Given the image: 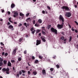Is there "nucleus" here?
Masks as SVG:
<instances>
[{
    "label": "nucleus",
    "instance_id": "nucleus-47",
    "mask_svg": "<svg viewBox=\"0 0 78 78\" xmlns=\"http://www.w3.org/2000/svg\"><path fill=\"white\" fill-rule=\"evenodd\" d=\"M5 56H8V53H5Z\"/></svg>",
    "mask_w": 78,
    "mask_h": 78
},
{
    "label": "nucleus",
    "instance_id": "nucleus-11",
    "mask_svg": "<svg viewBox=\"0 0 78 78\" xmlns=\"http://www.w3.org/2000/svg\"><path fill=\"white\" fill-rule=\"evenodd\" d=\"M9 29H11V30L13 31L14 30V28H13V26L11 25H10L8 27Z\"/></svg>",
    "mask_w": 78,
    "mask_h": 78
},
{
    "label": "nucleus",
    "instance_id": "nucleus-36",
    "mask_svg": "<svg viewBox=\"0 0 78 78\" xmlns=\"http://www.w3.org/2000/svg\"><path fill=\"white\" fill-rule=\"evenodd\" d=\"M33 30H34V28H33V27H32L30 31H32Z\"/></svg>",
    "mask_w": 78,
    "mask_h": 78
},
{
    "label": "nucleus",
    "instance_id": "nucleus-64",
    "mask_svg": "<svg viewBox=\"0 0 78 78\" xmlns=\"http://www.w3.org/2000/svg\"><path fill=\"white\" fill-rule=\"evenodd\" d=\"M76 48L78 49V44L76 46Z\"/></svg>",
    "mask_w": 78,
    "mask_h": 78
},
{
    "label": "nucleus",
    "instance_id": "nucleus-51",
    "mask_svg": "<svg viewBox=\"0 0 78 78\" xmlns=\"http://www.w3.org/2000/svg\"><path fill=\"white\" fill-rule=\"evenodd\" d=\"M24 54H26L27 53V51H25L24 52Z\"/></svg>",
    "mask_w": 78,
    "mask_h": 78
},
{
    "label": "nucleus",
    "instance_id": "nucleus-25",
    "mask_svg": "<svg viewBox=\"0 0 78 78\" xmlns=\"http://www.w3.org/2000/svg\"><path fill=\"white\" fill-rule=\"evenodd\" d=\"M50 27H51V25H48V29L49 30V29L50 28Z\"/></svg>",
    "mask_w": 78,
    "mask_h": 78
},
{
    "label": "nucleus",
    "instance_id": "nucleus-44",
    "mask_svg": "<svg viewBox=\"0 0 78 78\" xmlns=\"http://www.w3.org/2000/svg\"><path fill=\"white\" fill-rule=\"evenodd\" d=\"M22 24L20 23V24H19V27H21V26H22Z\"/></svg>",
    "mask_w": 78,
    "mask_h": 78
},
{
    "label": "nucleus",
    "instance_id": "nucleus-15",
    "mask_svg": "<svg viewBox=\"0 0 78 78\" xmlns=\"http://www.w3.org/2000/svg\"><path fill=\"white\" fill-rule=\"evenodd\" d=\"M14 7H15V5L14 4H12L11 5V8H13Z\"/></svg>",
    "mask_w": 78,
    "mask_h": 78
},
{
    "label": "nucleus",
    "instance_id": "nucleus-59",
    "mask_svg": "<svg viewBox=\"0 0 78 78\" xmlns=\"http://www.w3.org/2000/svg\"><path fill=\"white\" fill-rule=\"evenodd\" d=\"M27 64L29 66H31V65L29 64V62L27 63Z\"/></svg>",
    "mask_w": 78,
    "mask_h": 78
},
{
    "label": "nucleus",
    "instance_id": "nucleus-40",
    "mask_svg": "<svg viewBox=\"0 0 78 78\" xmlns=\"http://www.w3.org/2000/svg\"><path fill=\"white\" fill-rule=\"evenodd\" d=\"M32 59H35V57L34 56H33L32 57Z\"/></svg>",
    "mask_w": 78,
    "mask_h": 78
},
{
    "label": "nucleus",
    "instance_id": "nucleus-19",
    "mask_svg": "<svg viewBox=\"0 0 78 78\" xmlns=\"http://www.w3.org/2000/svg\"><path fill=\"white\" fill-rule=\"evenodd\" d=\"M39 62V61L37 60H36L34 62L35 64H37V63H38Z\"/></svg>",
    "mask_w": 78,
    "mask_h": 78
},
{
    "label": "nucleus",
    "instance_id": "nucleus-7",
    "mask_svg": "<svg viewBox=\"0 0 78 78\" xmlns=\"http://www.w3.org/2000/svg\"><path fill=\"white\" fill-rule=\"evenodd\" d=\"M18 49L17 48H16L15 49L13 50L12 53V55H16V51Z\"/></svg>",
    "mask_w": 78,
    "mask_h": 78
},
{
    "label": "nucleus",
    "instance_id": "nucleus-10",
    "mask_svg": "<svg viewBox=\"0 0 78 78\" xmlns=\"http://www.w3.org/2000/svg\"><path fill=\"white\" fill-rule=\"evenodd\" d=\"M41 39H42V41H43V42H45V41H46V40H45V37L44 36H41Z\"/></svg>",
    "mask_w": 78,
    "mask_h": 78
},
{
    "label": "nucleus",
    "instance_id": "nucleus-60",
    "mask_svg": "<svg viewBox=\"0 0 78 78\" xmlns=\"http://www.w3.org/2000/svg\"><path fill=\"white\" fill-rule=\"evenodd\" d=\"M1 45H4V44H3V42H1Z\"/></svg>",
    "mask_w": 78,
    "mask_h": 78
},
{
    "label": "nucleus",
    "instance_id": "nucleus-1",
    "mask_svg": "<svg viewBox=\"0 0 78 78\" xmlns=\"http://www.w3.org/2000/svg\"><path fill=\"white\" fill-rule=\"evenodd\" d=\"M59 20L62 22V24H64V18L62 15H60L59 17Z\"/></svg>",
    "mask_w": 78,
    "mask_h": 78
},
{
    "label": "nucleus",
    "instance_id": "nucleus-53",
    "mask_svg": "<svg viewBox=\"0 0 78 78\" xmlns=\"http://www.w3.org/2000/svg\"><path fill=\"white\" fill-rule=\"evenodd\" d=\"M24 25H25V26H26H26H27V23H24Z\"/></svg>",
    "mask_w": 78,
    "mask_h": 78
},
{
    "label": "nucleus",
    "instance_id": "nucleus-57",
    "mask_svg": "<svg viewBox=\"0 0 78 78\" xmlns=\"http://www.w3.org/2000/svg\"><path fill=\"white\" fill-rule=\"evenodd\" d=\"M61 33L63 35H64V32H62Z\"/></svg>",
    "mask_w": 78,
    "mask_h": 78
},
{
    "label": "nucleus",
    "instance_id": "nucleus-34",
    "mask_svg": "<svg viewBox=\"0 0 78 78\" xmlns=\"http://www.w3.org/2000/svg\"><path fill=\"white\" fill-rule=\"evenodd\" d=\"M19 73L20 74V75H22V71H20L19 72Z\"/></svg>",
    "mask_w": 78,
    "mask_h": 78
},
{
    "label": "nucleus",
    "instance_id": "nucleus-62",
    "mask_svg": "<svg viewBox=\"0 0 78 78\" xmlns=\"http://www.w3.org/2000/svg\"><path fill=\"white\" fill-rule=\"evenodd\" d=\"M2 55H5V52H2Z\"/></svg>",
    "mask_w": 78,
    "mask_h": 78
},
{
    "label": "nucleus",
    "instance_id": "nucleus-26",
    "mask_svg": "<svg viewBox=\"0 0 78 78\" xmlns=\"http://www.w3.org/2000/svg\"><path fill=\"white\" fill-rule=\"evenodd\" d=\"M72 38V36H70V37L69 42H70L71 41Z\"/></svg>",
    "mask_w": 78,
    "mask_h": 78
},
{
    "label": "nucleus",
    "instance_id": "nucleus-21",
    "mask_svg": "<svg viewBox=\"0 0 78 78\" xmlns=\"http://www.w3.org/2000/svg\"><path fill=\"white\" fill-rule=\"evenodd\" d=\"M27 22H28V21H30V18H28L26 20Z\"/></svg>",
    "mask_w": 78,
    "mask_h": 78
},
{
    "label": "nucleus",
    "instance_id": "nucleus-3",
    "mask_svg": "<svg viewBox=\"0 0 78 78\" xmlns=\"http://www.w3.org/2000/svg\"><path fill=\"white\" fill-rule=\"evenodd\" d=\"M51 31L52 33H55V34H57L58 33L57 32V30L53 28V27H52L51 28Z\"/></svg>",
    "mask_w": 78,
    "mask_h": 78
},
{
    "label": "nucleus",
    "instance_id": "nucleus-23",
    "mask_svg": "<svg viewBox=\"0 0 78 78\" xmlns=\"http://www.w3.org/2000/svg\"><path fill=\"white\" fill-rule=\"evenodd\" d=\"M22 41V38H20L19 40V42H21Z\"/></svg>",
    "mask_w": 78,
    "mask_h": 78
},
{
    "label": "nucleus",
    "instance_id": "nucleus-50",
    "mask_svg": "<svg viewBox=\"0 0 78 78\" xmlns=\"http://www.w3.org/2000/svg\"><path fill=\"white\" fill-rule=\"evenodd\" d=\"M28 74H30V73H31L30 72V71H28Z\"/></svg>",
    "mask_w": 78,
    "mask_h": 78
},
{
    "label": "nucleus",
    "instance_id": "nucleus-37",
    "mask_svg": "<svg viewBox=\"0 0 78 78\" xmlns=\"http://www.w3.org/2000/svg\"><path fill=\"white\" fill-rule=\"evenodd\" d=\"M42 33L43 34H45V32H44L42 31Z\"/></svg>",
    "mask_w": 78,
    "mask_h": 78
},
{
    "label": "nucleus",
    "instance_id": "nucleus-12",
    "mask_svg": "<svg viewBox=\"0 0 78 78\" xmlns=\"http://www.w3.org/2000/svg\"><path fill=\"white\" fill-rule=\"evenodd\" d=\"M41 44V41L39 40H37V43L36 44V45H38L39 44Z\"/></svg>",
    "mask_w": 78,
    "mask_h": 78
},
{
    "label": "nucleus",
    "instance_id": "nucleus-35",
    "mask_svg": "<svg viewBox=\"0 0 78 78\" xmlns=\"http://www.w3.org/2000/svg\"><path fill=\"white\" fill-rule=\"evenodd\" d=\"M71 30H72V31H75V29H73V27H72V28H71Z\"/></svg>",
    "mask_w": 78,
    "mask_h": 78
},
{
    "label": "nucleus",
    "instance_id": "nucleus-16",
    "mask_svg": "<svg viewBox=\"0 0 78 78\" xmlns=\"http://www.w3.org/2000/svg\"><path fill=\"white\" fill-rule=\"evenodd\" d=\"M38 22H39V23H42V20L40 19L38 20Z\"/></svg>",
    "mask_w": 78,
    "mask_h": 78
},
{
    "label": "nucleus",
    "instance_id": "nucleus-27",
    "mask_svg": "<svg viewBox=\"0 0 78 78\" xmlns=\"http://www.w3.org/2000/svg\"><path fill=\"white\" fill-rule=\"evenodd\" d=\"M35 31H36V30H34V31H32L31 33L32 34H34V33L35 32Z\"/></svg>",
    "mask_w": 78,
    "mask_h": 78
},
{
    "label": "nucleus",
    "instance_id": "nucleus-13",
    "mask_svg": "<svg viewBox=\"0 0 78 78\" xmlns=\"http://www.w3.org/2000/svg\"><path fill=\"white\" fill-rule=\"evenodd\" d=\"M42 73L44 75H46V72H45V70L44 69H43L42 71Z\"/></svg>",
    "mask_w": 78,
    "mask_h": 78
},
{
    "label": "nucleus",
    "instance_id": "nucleus-33",
    "mask_svg": "<svg viewBox=\"0 0 78 78\" xmlns=\"http://www.w3.org/2000/svg\"><path fill=\"white\" fill-rule=\"evenodd\" d=\"M56 67H57V69H59V65H56Z\"/></svg>",
    "mask_w": 78,
    "mask_h": 78
},
{
    "label": "nucleus",
    "instance_id": "nucleus-30",
    "mask_svg": "<svg viewBox=\"0 0 78 78\" xmlns=\"http://www.w3.org/2000/svg\"><path fill=\"white\" fill-rule=\"evenodd\" d=\"M29 15H30V13H28L26 14V17H28V16H29Z\"/></svg>",
    "mask_w": 78,
    "mask_h": 78
},
{
    "label": "nucleus",
    "instance_id": "nucleus-48",
    "mask_svg": "<svg viewBox=\"0 0 78 78\" xmlns=\"http://www.w3.org/2000/svg\"><path fill=\"white\" fill-rule=\"evenodd\" d=\"M64 37H61V39H62V40H64Z\"/></svg>",
    "mask_w": 78,
    "mask_h": 78
},
{
    "label": "nucleus",
    "instance_id": "nucleus-20",
    "mask_svg": "<svg viewBox=\"0 0 78 78\" xmlns=\"http://www.w3.org/2000/svg\"><path fill=\"white\" fill-rule=\"evenodd\" d=\"M3 63L5 65H6V63H7V61L6 60L4 61Z\"/></svg>",
    "mask_w": 78,
    "mask_h": 78
},
{
    "label": "nucleus",
    "instance_id": "nucleus-22",
    "mask_svg": "<svg viewBox=\"0 0 78 78\" xmlns=\"http://www.w3.org/2000/svg\"><path fill=\"white\" fill-rule=\"evenodd\" d=\"M40 31H41V30L37 29L36 30V33H39V32H40Z\"/></svg>",
    "mask_w": 78,
    "mask_h": 78
},
{
    "label": "nucleus",
    "instance_id": "nucleus-24",
    "mask_svg": "<svg viewBox=\"0 0 78 78\" xmlns=\"http://www.w3.org/2000/svg\"><path fill=\"white\" fill-rule=\"evenodd\" d=\"M33 73L34 75H36L37 74V73L36 72L34 71L33 72Z\"/></svg>",
    "mask_w": 78,
    "mask_h": 78
},
{
    "label": "nucleus",
    "instance_id": "nucleus-63",
    "mask_svg": "<svg viewBox=\"0 0 78 78\" xmlns=\"http://www.w3.org/2000/svg\"><path fill=\"white\" fill-rule=\"evenodd\" d=\"M4 11H5V10H2V12H4Z\"/></svg>",
    "mask_w": 78,
    "mask_h": 78
},
{
    "label": "nucleus",
    "instance_id": "nucleus-45",
    "mask_svg": "<svg viewBox=\"0 0 78 78\" xmlns=\"http://www.w3.org/2000/svg\"><path fill=\"white\" fill-rule=\"evenodd\" d=\"M68 26H69V28H71V26H70V24H68Z\"/></svg>",
    "mask_w": 78,
    "mask_h": 78
},
{
    "label": "nucleus",
    "instance_id": "nucleus-18",
    "mask_svg": "<svg viewBox=\"0 0 78 78\" xmlns=\"http://www.w3.org/2000/svg\"><path fill=\"white\" fill-rule=\"evenodd\" d=\"M11 17H10L9 18V21L10 22H11V23H13V22H12V21L11 20Z\"/></svg>",
    "mask_w": 78,
    "mask_h": 78
},
{
    "label": "nucleus",
    "instance_id": "nucleus-4",
    "mask_svg": "<svg viewBox=\"0 0 78 78\" xmlns=\"http://www.w3.org/2000/svg\"><path fill=\"white\" fill-rule=\"evenodd\" d=\"M64 26V24H58L57 25V27L58 29H62L63 28V26Z\"/></svg>",
    "mask_w": 78,
    "mask_h": 78
},
{
    "label": "nucleus",
    "instance_id": "nucleus-38",
    "mask_svg": "<svg viewBox=\"0 0 78 78\" xmlns=\"http://www.w3.org/2000/svg\"><path fill=\"white\" fill-rule=\"evenodd\" d=\"M42 31L46 32V30H45V29H43L42 30Z\"/></svg>",
    "mask_w": 78,
    "mask_h": 78
},
{
    "label": "nucleus",
    "instance_id": "nucleus-5",
    "mask_svg": "<svg viewBox=\"0 0 78 78\" xmlns=\"http://www.w3.org/2000/svg\"><path fill=\"white\" fill-rule=\"evenodd\" d=\"M62 9H65L66 11H69V10H70V9L69 7L66 6H63L62 7Z\"/></svg>",
    "mask_w": 78,
    "mask_h": 78
},
{
    "label": "nucleus",
    "instance_id": "nucleus-61",
    "mask_svg": "<svg viewBox=\"0 0 78 78\" xmlns=\"http://www.w3.org/2000/svg\"><path fill=\"white\" fill-rule=\"evenodd\" d=\"M8 25H11V23H9V22H8Z\"/></svg>",
    "mask_w": 78,
    "mask_h": 78
},
{
    "label": "nucleus",
    "instance_id": "nucleus-43",
    "mask_svg": "<svg viewBox=\"0 0 78 78\" xmlns=\"http://www.w3.org/2000/svg\"><path fill=\"white\" fill-rule=\"evenodd\" d=\"M51 71H53V68H51L50 69Z\"/></svg>",
    "mask_w": 78,
    "mask_h": 78
},
{
    "label": "nucleus",
    "instance_id": "nucleus-29",
    "mask_svg": "<svg viewBox=\"0 0 78 78\" xmlns=\"http://www.w3.org/2000/svg\"><path fill=\"white\" fill-rule=\"evenodd\" d=\"M35 27H39V25L37 23H36L35 24Z\"/></svg>",
    "mask_w": 78,
    "mask_h": 78
},
{
    "label": "nucleus",
    "instance_id": "nucleus-14",
    "mask_svg": "<svg viewBox=\"0 0 78 78\" xmlns=\"http://www.w3.org/2000/svg\"><path fill=\"white\" fill-rule=\"evenodd\" d=\"M8 66H9V67H11V63L9 61L8 63Z\"/></svg>",
    "mask_w": 78,
    "mask_h": 78
},
{
    "label": "nucleus",
    "instance_id": "nucleus-56",
    "mask_svg": "<svg viewBox=\"0 0 78 78\" xmlns=\"http://www.w3.org/2000/svg\"><path fill=\"white\" fill-rule=\"evenodd\" d=\"M13 71H15V68L14 67L13 68Z\"/></svg>",
    "mask_w": 78,
    "mask_h": 78
},
{
    "label": "nucleus",
    "instance_id": "nucleus-28",
    "mask_svg": "<svg viewBox=\"0 0 78 78\" xmlns=\"http://www.w3.org/2000/svg\"><path fill=\"white\" fill-rule=\"evenodd\" d=\"M18 60L19 61H20L22 60V58H18Z\"/></svg>",
    "mask_w": 78,
    "mask_h": 78
},
{
    "label": "nucleus",
    "instance_id": "nucleus-58",
    "mask_svg": "<svg viewBox=\"0 0 78 78\" xmlns=\"http://www.w3.org/2000/svg\"><path fill=\"white\" fill-rule=\"evenodd\" d=\"M16 76H18V77H19V74H17Z\"/></svg>",
    "mask_w": 78,
    "mask_h": 78
},
{
    "label": "nucleus",
    "instance_id": "nucleus-55",
    "mask_svg": "<svg viewBox=\"0 0 78 78\" xmlns=\"http://www.w3.org/2000/svg\"><path fill=\"white\" fill-rule=\"evenodd\" d=\"M75 32H76V33H78V30H75Z\"/></svg>",
    "mask_w": 78,
    "mask_h": 78
},
{
    "label": "nucleus",
    "instance_id": "nucleus-39",
    "mask_svg": "<svg viewBox=\"0 0 78 78\" xmlns=\"http://www.w3.org/2000/svg\"><path fill=\"white\" fill-rule=\"evenodd\" d=\"M11 62H12V63H14L15 62V61H14V60H11Z\"/></svg>",
    "mask_w": 78,
    "mask_h": 78
},
{
    "label": "nucleus",
    "instance_id": "nucleus-2",
    "mask_svg": "<svg viewBox=\"0 0 78 78\" xmlns=\"http://www.w3.org/2000/svg\"><path fill=\"white\" fill-rule=\"evenodd\" d=\"M2 72H6L7 74H9V69L7 68L6 69V68H3L2 69Z\"/></svg>",
    "mask_w": 78,
    "mask_h": 78
},
{
    "label": "nucleus",
    "instance_id": "nucleus-31",
    "mask_svg": "<svg viewBox=\"0 0 78 78\" xmlns=\"http://www.w3.org/2000/svg\"><path fill=\"white\" fill-rule=\"evenodd\" d=\"M39 58H40V59H42V58H43V57L41 55L39 56Z\"/></svg>",
    "mask_w": 78,
    "mask_h": 78
},
{
    "label": "nucleus",
    "instance_id": "nucleus-6",
    "mask_svg": "<svg viewBox=\"0 0 78 78\" xmlns=\"http://www.w3.org/2000/svg\"><path fill=\"white\" fill-rule=\"evenodd\" d=\"M12 13L13 12H14V15H13V17H14L16 18L17 16H18V12H12Z\"/></svg>",
    "mask_w": 78,
    "mask_h": 78
},
{
    "label": "nucleus",
    "instance_id": "nucleus-41",
    "mask_svg": "<svg viewBox=\"0 0 78 78\" xmlns=\"http://www.w3.org/2000/svg\"><path fill=\"white\" fill-rule=\"evenodd\" d=\"M47 8H48V9H51V8H50V7L49 6H47Z\"/></svg>",
    "mask_w": 78,
    "mask_h": 78
},
{
    "label": "nucleus",
    "instance_id": "nucleus-42",
    "mask_svg": "<svg viewBox=\"0 0 78 78\" xmlns=\"http://www.w3.org/2000/svg\"><path fill=\"white\" fill-rule=\"evenodd\" d=\"M74 22L76 23V24L77 25H78V23L76 21H75Z\"/></svg>",
    "mask_w": 78,
    "mask_h": 78
},
{
    "label": "nucleus",
    "instance_id": "nucleus-46",
    "mask_svg": "<svg viewBox=\"0 0 78 78\" xmlns=\"http://www.w3.org/2000/svg\"><path fill=\"white\" fill-rule=\"evenodd\" d=\"M7 13H8V14L9 15L10 14H11V12H10L9 11H8L7 12Z\"/></svg>",
    "mask_w": 78,
    "mask_h": 78
},
{
    "label": "nucleus",
    "instance_id": "nucleus-54",
    "mask_svg": "<svg viewBox=\"0 0 78 78\" xmlns=\"http://www.w3.org/2000/svg\"><path fill=\"white\" fill-rule=\"evenodd\" d=\"M28 26H29V24L28 23L26 25V27H27Z\"/></svg>",
    "mask_w": 78,
    "mask_h": 78
},
{
    "label": "nucleus",
    "instance_id": "nucleus-52",
    "mask_svg": "<svg viewBox=\"0 0 78 78\" xmlns=\"http://www.w3.org/2000/svg\"><path fill=\"white\" fill-rule=\"evenodd\" d=\"M36 22V21H35V20H34L33 21V23L34 24H35V23Z\"/></svg>",
    "mask_w": 78,
    "mask_h": 78
},
{
    "label": "nucleus",
    "instance_id": "nucleus-17",
    "mask_svg": "<svg viewBox=\"0 0 78 78\" xmlns=\"http://www.w3.org/2000/svg\"><path fill=\"white\" fill-rule=\"evenodd\" d=\"M20 16H22V17L24 16V14L22 13H20Z\"/></svg>",
    "mask_w": 78,
    "mask_h": 78
},
{
    "label": "nucleus",
    "instance_id": "nucleus-9",
    "mask_svg": "<svg viewBox=\"0 0 78 78\" xmlns=\"http://www.w3.org/2000/svg\"><path fill=\"white\" fill-rule=\"evenodd\" d=\"M3 61V59L0 57V61L1 62H0V66H2L3 65V62H2Z\"/></svg>",
    "mask_w": 78,
    "mask_h": 78
},
{
    "label": "nucleus",
    "instance_id": "nucleus-49",
    "mask_svg": "<svg viewBox=\"0 0 78 78\" xmlns=\"http://www.w3.org/2000/svg\"><path fill=\"white\" fill-rule=\"evenodd\" d=\"M42 12L43 14H45V11L43 10L42 11Z\"/></svg>",
    "mask_w": 78,
    "mask_h": 78
},
{
    "label": "nucleus",
    "instance_id": "nucleus-32",
    "mask_svg": "<svg viewBox=\"0 0 78 78\" xmlns=\"http://www.w3.org/2000/svg\"><path fill=\"white\" fill-rule=\"evenodd\" d=\"M22 72L23 73H26V71L24 70H22Z\"/></svg>",
    "mask_w": 78,
    "mask_h": 78
},
{
    "label": "nucleus",
    "instance_id": "nucleus-8",
    "mask_svg": "<svg viewBox=\"0 0 78 78\" xmlns=\"http://www.w3.org/2000/svg\"><path fill=\"white\" fill-rule=\"evenodd\" d=\"M65 16L68 17H69L71 16V13L70 12L66 13L65 15Z\"/></svg>",
    "mask_w": 78,
    "mask_h": 78
}]
</instances>
